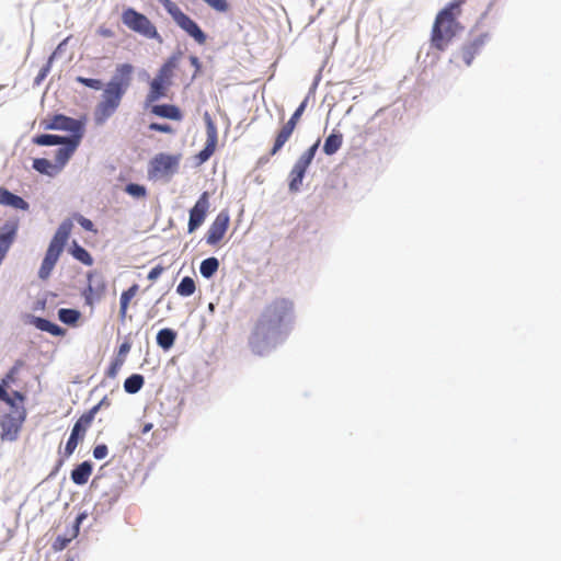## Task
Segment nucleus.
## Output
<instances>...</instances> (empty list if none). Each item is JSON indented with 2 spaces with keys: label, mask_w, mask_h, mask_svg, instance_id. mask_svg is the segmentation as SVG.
<instances>
[{
  "label": "nucleus",
  "mask_w": 561,
  "mask_h": 561,
  "mask_svg": "<svg viewBox=\"0 0 561 561\" xmlns=\"http://www.w3.org/2000/svg\"><path fill=\"white\" fill-rule=\"evenodd\" d=\"M294 318L295 305L291 299L277 297L266 304L249 335L252 352L262 355L276 336L288 331Z\"/></svg>",
  "instance_id": "obj_1"
},
{
  "label": "nucleus",
  "mask_w": 561,
  "mask_h": 561,
  "mask_svg": "<svg viewBox=\"0 0 561 561\" xmlns=\"http://www.w3.org/2000/svg\"><path fill=\"white\" fill-rule=\"evenodd\" d=\"M134 67L130 64L116 66L114 75L106 83L102 99L94 110V122L103 125L119 107L123 96L129 89L133 80Z\"/></svg>",
  "instance_id": "obj_2"
},
{
  "label": "nucleus",
  "mask_w": 561,
  "mask_h": 561,
  "mask_svg": "<svg viewBox=\"0 0 561 561\" xmlns=\"http://www.w3.org/2000/svg\"><path fill=\"white\" fill-rule=\"evenodd\" d=\"M467 0H453L443 10H440L433 23L431 31V45L439 51L446 50L453 38L461 28L457 21L461 14V5Z\"/></svg>",
  "instance_id": "obj_3"
},
{
  "label": "nucleus",
  "mask_w": 561,
  "mask_h": 561,
  "mask_svg": "<svg viewBox=\"0 0 561 561\" xmlns=\"http://www.w3.org/2000/svg\"><path fill=\"white\" fill-rule=\"evenodd\" d=\"M73 228L71 218H67L57 228L54 237L51 238L44 260L38 270V277L43 280L48 279L55 265L57 264Z\"/></svg>",
  "instance_id": "obj_4"
},
{
  "label": "nucleus",
  "mask_w": 561,
  "mask_h": 561,
  "mask_svg": "<svg viewBox=\"0 0 561 561\" xmlns=\"http://www.w3.org/2000/svg\"><path fill=\"white\" fill-rule=\"evenodd\" d=\"M164 10L171 15L175 24L191 36L198 45H204L207 42L206 34L202 31L198 24L185 14L181 8L172 0H158Z\"/></svg>",
  "instance_id": "obj_5"
},
{
  "label": "nucleus",
  "mask_w": 561,
  "mask_h": 561,
  "mask_svg": "<svg viewBox=\"0 0 561 561\" xmlns=\"http://www.w3.org/2000/svg\"><path fill=\"white\" fill-rule=\"evenodd\" d=\"M26 419V411L23 407L10 409L9 412L0 416V440H18Z\"/></svg>",
  "instance_id": "obj_6"
},
{
  "label": "nucleus",
  "mask_w": 561,
  "mask_h": 561,
  "mask_svg": "<svg viewBox=\"0 0 561 561\" xmlns=\"http://www.w3.org/2000/svg\"><path fill=\"white\" fill-rule=\"evenodd\" d=\"M122 21L133 32H136L144 37L157 39L159 43L162 42L160 34L157 31L154 24L142 13L136 11L133 8H128L122 13Z\"/></svg>",
  "instance_id": "obj_7"
},
{
  "label": "nucleus",
  "mask_w": 561,
  "mask_h": 561,
  "mask_svg": "<svg viewBox=\"0 0 561 561\" xmlns=\"http://www.w3.org/2000/svg\"><path fill=\"white\" fill-rule=\"evenodd\" d=\"M489 38L488 33L472 35L470 39L453 55L451 61L456 64L461 61L465 66H470L474 57L482 51Z\"/></svg>",
  "instance_id": "obj_8"
},
{
  "label": "nucleus",
  "mask_w": 561,
  "mask_h": 561,
  "mask_svg": "<svg viewBox=\"0 0 561 561\" xmlns=\"http://www.w3.org/2000/svg\"><path fill=\"white\" fill-rule=\"evenodd\" d=\"M308 99L306 98L300 105L296 108V111L291 114L290 118L280 127L277 131L273 147L270 151V156H275L284 145L291 137L297 124L299 123L306 107H307Z\"/></svg>",
  "instance_id": "obj_9"
},
{
  "label": "nucleus",
  "mask_w": 561,
  "mask_h": 561,
  "mask_svg": "<svg viewBox=\"0 0 561 561\" xmlns=\"http://www.w3.org/2000/svg\"><path fill=\"white\" fill-rule=\"evenodd\" d=\"M106 293V283L104 278L96 273L88 274V285L82 291V296L88 306L93 307L100 302Z\"/></svg>",
  "instance_id": "obj_10"
},
{
  "label": "nucleus",
  "mask_w": 561,
  "mask_h": 561,
  "mask_svg": "<svg viewBox=\"0 0 561 561\" xmlns=\"http://www.w3.org/2000/svg\"><path fill=\"white\" fill-rule=\"evenodd\" d=\"M209 209V193L203 192L193 208L190 210L187 230L190 233L203 225Z\"/></svg>",
  "instance_id": "obj_11"
},
{
  "label": "nucleus",
  "mask_w": 561,
  "mask_h": 561,
  "mask_svg": "<svg viewBox=\"0 0 561 561\" xmlns=\"http://www.w3.org/2000/svg\"><path fill=\"white\" fill-rule=\"evenodd\" d=\"M180 163V156L159 153L150 161V172L154 175H167L174 173Z\"/></svg>",
  "instance_id": "obj_12"
},
{
  "label": "nucleus",
  "mask_w": 561,
  "mask_h": 561,
  "mask_svg": "<svg viewBox=\"0 0 561 561\" xmlns=\"http://www.w3.org/2000/svg\"><path fill=\"white\" fill-rule=\"evenodd\" d=\"M230 217L225 210L220 211L206 233V242L211 247H216L225 237L229 227Z\"/></svg>",
  "instance_id": "obj_13"
},
{
  "label": "nucleus",
  "mask_w": 561,
  "mask_h": 561,
  "mask_svg": "<svg viewBox=\"0 0 561 561\" xmlns=\"http://www.w3.org/2000/svg\"><path fill=\"white\" fill-rule=\"evenodd\" d=\"M206 134H207V139H206L205 147L196 156L198 163L206 162L214 154L216 147H217V141H218L217 127L208 115L206 116Z\"/></svg>",
  "instance_id": "obj_14"
},
{
  "label": "nucleus",
  "mask_w": 561,
  "mask_h": 561,
  "mask_svg": "<svg viewBox=\"0 0 561 561\" xmlns=\"http://www.w3.org/2000/svg\"><path fill=\"white\" fill-rule=\"evenodd\" d=\"M18 229L16 220H9L0 228V256H5L16 238Z\"/></svg>",
  "instance_id": "obj_15"
},
{
  "label": "nucleus",
  "mask_w": 561,
  "mask_h": 561,
  "mask_svg": "<svg viewBox=\"0 0 561 561\" xmlns=\"http://www.w3.org/2000/svg\"><path fill=\"white\" fill-rule=\"evenodd\" d=\"M80 135H73L71 138H67L62 144L64 147L56 151V167L60 170L67 161L70 159L76 148L79 145Z\"/></svg>",
  "instance_id": "obj_16"
},
{
  "label": "nucleus",
  "mask_w": 561,
  "mask_h": 561,
  "mask_svg": "<svg viewBox=\"0 0 561 561\" xmlns=\"http://www.w3.org/2000/svg\"><path fill=\"white\" fill-rule=\"evenodd\" d=\"M46 127L48 129L68 130L75 135H80L79 133L81 129V125L78 121L64 115L54 116Z\"/></svg>",
  "instance_id": "obj_17"
},
{
  "label": "nucleus",
  "mask_w": 561,
  "mask_h": 561,
  "mask_svg": "<svg viewBox=\"0 0 561 561\" xmlns=\"http://www.w3.org/2000/svg\"><path fill=\"white\" fill-rule=\"evenodd\" d=\"M0 204L4 206H11L15 209L27 210L28 203L22 197L11 193L4 187H0Z\"/></svg>",
  "instance_id": "obj_18"
},
{
  "label": "nucleus",
  "mask_w": 561,
  "mask_h": 561,
  "mask_svg": "<svg viewBox=\"0 0 561 561\" xmlns=\"http://www.w3.org/2000/svg\"><path fill=\"white\" fill-rule=\"evenodd\" d=\"M138 284H133L128 289L124 290L119 297V319L125 321L127 318L128 307L130 301L138 294Z\"/></svg>",
  "instance_id": "obj_19"
},
{
  "label": "nucleus",
  "mask_w": 561,
  "mask_h": 561,
  "mask_svg": "<svg viewBox=\"0 0 561 561\" xmlns=\"http://www.w3.org/2000/svg\"><path fill=\"white\" fill-rule=\"evenodd\" d=\"M91 474H92L91 462L83 461L71 471V480L75 484L83 485L89 481V478Z\"/></svg>",
  "instance_id": "obj_20"
},
{
  "label": "nucleus",
  "mask_w": 561,
  "mask_h": 561,
  "mask_svg": "<svg viewBox=\"0 0 561 561\" xmlns=\"http://www.w3.org/2000/svg\"><path fill=\"white\" fill-rule=\"evenodd\" d=\"M151 112L160 117L180 121L182 119V113L180 108L172 104H161L152 106Z\"/></svg>",
  "instance_id": "obj_21"
},
{
  "label": "nucleus",
  "mask_w": 561,
  "mask_h": 561,
  "mask_svg": "<svg viewBox=\"0 0 561 561\" xmlns=\"http://www.w3.org/2000/svg\"><path fill=\"white\" fill-rule=\"evenodd\" d=\"M83 518H84V515H80L76 518V522L71 528L69 537L57 536V538L55 539V541L53 542V546H51L55 551L64 550L69 545V542L78 536L79 525Z\"/></svg>",
  "instance_id": "obj_22"
},
{
  "label": "nucleus",
  "mask_w": 561,
  "mask_h": 561,
  "mask_svg": "<svg viewBox=\"0 0 561 561\" xmlns=\"http://www.w3.org/2000/svg\"><path fill=\"white\" fill-rule=\"evenodd\" d=\"M306 171L307 169L294 164L288 175V188L291 193H297L300 190Z\"/></svg>",
  "instance_id": "obj_23"
},
{
  "label": "nucleus",
  "mask_w": 561,
  "mask_h": 561,
  "mask_svg": "<svg viewBox=\"0 0 561 561\" xmlns=\"http://www.w3.org/2000/svg\"><path fill=\"white\" fill-rule=\"evenodd\" d=\"M169 87H170L169 84H167L160 80H157L154 78L150 83V90L147 95V102L153 103V102L158 101L159 99L165 96Z\"/></svg>",
  "instance_id": "obj_24"
},
{
  "label": "nucleus",
  "mask_w": 561,
  "mask_h": 561,
  "mask_svg": "<svg viewBox=\"0 0 561 561\" xmlns=\"http://www.w3.org/2000/svg\"><path fill=\"white\" fill-rule=\"evenodd\" d=\"M176 66L178 59L175 57L169 58L159 69L156 79L171 85V78L173 77V71Z\"/></svg>",
  "instance_id": "obj_25"
},
{
  "label": "nucleus",
  "mask_w": 561,
  "mask_h": 561,
  "mask_svg": "<svg viewBox=\"0 0 561 561\" xmlns=\"http://www.w3.org/2000/svg\"><path fill=\"white\" fill-rule=\"evenodd\" d=\"M96 413H98V408H91L89 411L83 413L78 419V421L75 423L72 428L78 430V432L80 434L85 436V433L90 428Z\"/></svg>",
  "instance_id": "obj_26"
},
{
  "label": "nucleus",
  "mask_w": 561,
  "mask_h": 561,
  "mask_svg": "<svg viewBox=\"0 0 561 561\" xmlns=\"http://www.w3.org/2000/svg\"><path fill=\"white\" fill-rule=\"evenodd\" d=\"M343 144V135L341 133H332L330 134L323 145V151L328 156L334 154Z\"/></svg>",
  "instance_id": "obj_27"
},
{
  "label": "nucleus",
  "mask_w": 561,
  "mask_h": 561,
  "mask_svg": "<svg viewBox=\"0 0 561 561\" xmlns=\"http://www.w3.org/2000/svg\"><path fill=\"white\" fill-rule=\"evenodd\" d=\"M176 339V332L172 329H161L157 334V344L164 351L170 350Z\"/></svg>",
  "instance_id": "obj_28"
},
{
  "label": "nucleus",
  "mask_w": 561,
  "mask_h": 561,
  "mask_svg": "<svg viewBox=\"0 0 561 561\" xmlns=\"http://www.w3.org/2000/svg\"><path fill=\"white\" fill-rule=\"evenodd\" d=\"M70 253L77 261L81 262L87 266H91L93 264V259L91 254L77 241H72V244L70 247Z\"/></svg>",
  "instance_id": "obj_29"
},
{
  "label": "nucleus",
  "mask_w": 561,
  "mask_h": 561,
  "mask_svg": "<svg viewBox=\"0 0 561 561\" xmlns=\"http://www.w3.org/2000/svg\"><path fill=\"white\" fill-rule=\"evenodd\" d=\"M34 324L41 331L48 332L55 336H60V335H64V333H65V330L61 329L59 325H57L56 323H53L49 320H46L44 318H35Z\"/></svg>",
  "instance_id": "obj_30"
},
{
  "label": "nucleus",
  "mask_w": 561,
  "mask_h": 561,
  "mask_svg": "<svg viewBox=\"0 0 561 561\" xmlns=\"http://www.w3.org/2000/svg\"><path fill=\"white\" fill-rule=\"evenodd\" d=\"M320 140H317L310 148H308L295 162L296 165H299L304 169H308L310 163L312 162L317 149L319 147Z\"/></svg>",
  "instance_id": "obj_31"
},
{
  "label": "nucleus",
  "mask_w": 561,
  "mask_h": 561,
  "mask_svg": "<svg viewBox=\"0 0 561 561\" xmlns=\"http://www.w3.org/2000/svg\"><path fill=\"white\" fill-rule=\"evenodd\" d=\"M33 168L43 174L53 175L59 171L56 164H53L49 160L39 158L33 162Z\"/></svg>",
  "instance_id": "obj_32"
},
{
  "label": "nucleus",
  "mask_w": 561,
  "mask_h": 561,
  "mask_svg": "<svg viewBox=\"0 0 561 561\" xmlns=\"http://www.w3.org/2000/svg\"><path fill=\"white\" fill-rule=\"evenodd\" d=\"M144 377L139 374H134L126 378L124 382V389L128 393H136L138 392L142 386H144Z\"/></svg>",
  "instance_id": "obj_33"
},
{
  "label": "nucleus",
  "mask_w": 561,
  "mask_h": 561,
  "mask_svg": "<svg viewBox=\"0 0 561 561\" xmlns=\"http://www.w3.org/2000/svg\"><path fill=\"white\" fill-rule=\"evenodd\" d=\"M219 267V262L216 257L205 259L199 266V272L205 278H210Z\"/></svg>",
  "instance_id": "obj_34"
},
{
  "label": "nucleus",
  "mask_w": 561,
  "mask_h": 561,
  "mask_svg": "<svg viewBox=\"0 0 561 561\" xmlns=\"http://www.w3.org/2000/svg\"><path fill=\"white\" fill-rule=\"evenodd\" d=\"M196 290L195 282L192 277L185 276L176 287V293L182 297L192 296Z\"/></svg>",
  "instance_id": "obj_35"
},
{
  "label": "nucleus",
  "mask_w": 561,
  "mask_h": 561,
  "mask_svg": "<svg viewBox=\"0 0 561 561\" xmlns=\"http://www.w3.org/2000/svg\"><path fill=\"white\" fill-rule=\"evenodd\" d=\"M66 139L67 138L57 135L44 134L36 136L34 142L38 146H55L64 144Z\"/></svg>",
  "instance_id": "obj_36"
},
{
  "label": "nucleus",
  "mask_w": 561,
  "mask_h": 561,
  "mask_svg": "<svg viewBox=\"0 0 561 561\" xmlns=\"http://www.w3.org/2000/svg\"><path fill=\"white\" fill-rule=\"evenodd\" d=\"M84 438V435L80 434L78 430L72 428L71 434L66 443L65 447V455L67 457L71 456L73 451L76 450L78 444L82 442Z\"/></svg>",
  "instance_id": "obj_37"
},
{
  "label": "nucleus",
  "mask_w": 561,
  "mask_h": 561,
  "mask_svg": "<svg viewBox=\"0 0 561 561\" xmlns=\"http://www.w3.org/2000/svg\"><path fill=\"white\" fill-rule=\"evenodd\" d=\"M58 317L62 323L75 324L80 318V312L75 309L62 308L59 309Z\"/></svg>",
  "instance_id": "obj_38"
},
{
  "label": "nucleus",
  "mask_w": 561,
  "mask_h": 561,
  "mask_svg": "<svg viewBox=\"0 0 561 561\" xmlns=\"http://www.w3.org/2000/svg\"><path fill=\"white\" fill-rule=\"evenodd\" d=\"M125 192L136 198L145 197L147 194L146 187L144 185L136 183L127 184L125 187Z\"/></svg>",
  "instance_id": "obj_39"
},
{
  "label": "nucleus",
  "mask_w": 561,
  "mask_h": 561,
  "mask_svg": "<svg viewBox=\"0 0 561 561\" xmlns=\"http://www.w3.org/2000/svg\"><path fill=\"white\" fill-rule=\"evenodd\" d=\"M72 219H75L84 230L96 232L94 224L90 219L83 217L82 215L73 214Z\"/></svg>",
  "instance_id": "obj_40"
},
{
  "label": "nucleus",
  "mask_w": 561,
  "mask_h": 561,
  "mask_svg": "<svg viewBox=\"0 0 561 561\" xmlns=\"http://www.w3.org/2000/svg\"><path fill=\"white\" fill-rule=\"evenodd\" d=\"M124 363L125 362H123L122 358L115 357L106 370V376L110 378H115Z\"/></svg>",
  "instance_id": "obj_41"
},
{
  "label": "nucleus",
  "mask_w": 561,
  "mask_h": 561,
  "mask_svg": "<svg viewBox=\"0 0 561 561\" xmlns=\"http://www.w3.org/2000/svg\"><path fill=\"white\" fill-rule=\"evenodd\" d=\"M77 81L93 90H100L102 88V81L99 79L78 77Z\"/></svg>",
  "instance_id": "obj_42"
},
{
  "label": "nucleus",
  "mask_w": 561,
  "mask_h": 561,
  "mask_svg": "<svg viewBox=\"0 0 561 561\" xmlns=\"http://www.w3.org/2000/svg\"><path fill=\"white\" fill-rule=\"evenodd\" d=\"M149 128L151 130H156V131H160V133H165V134H172L173 133V128L170 125H168V124L151 123L149 125Z\"/></svg>",
  "instance_id": "obj_43"
},
{
  "label": "nucleus",
  "mask_w": 561,
  "mask_h": 561,
  "mask_svg": "<svg viewBox=\"0 0 561 561\" xmlns=\"http://www.w3.org/2000/svg\"><path fill=\"white\" fill-rule=\"evenodd\" d=\"M108 449L107 446L104 444L96 445L93 449V457L95 459H103L107 456Z\"/></svg>",
  "instance_id": "obj_44"
},
{
  "label": "nucleus",
  "mask_w": 561,
  "mask_h": 561,
  "mask_svg": "<svg viewBox=\"0 0 561 561\" xmlns=\"http://www.w3.org/2000/svg\"><path fill=\"white\" fill-rule=\"evenodd\" d=\"M0 400L5 402L10 409L19 408L2 386H0Z\"/></svg>",
  "instance_id": "obj_45"
},
{
  "label": "nucleus",
  "mask_w": 561,
  "mask_h": 561,
  "mask_svg": "<svg viewBox=\"0 0 561 561\" xmlns=\"http://www.w3.org/2000/svg\"><path fill=\"white\" fill-rule=\"evenodd\" d=\"M164 271V267L157 265L148 273V279L154 282Z\"/></svg>",
  "instance_id": "obj_46"
},
{
  "label": "nucleus",
  "mask_w": 561,
  "mask_h": 561,
  "mask_svg": "<svg viewBox=\"0 0 561 561\" xmlns=\"http://www.w3.org/2000/svg\"><path fill=\"white\" fill-rule=\"evenodd\" d=\"M130 351V344L128 342H124L121 344L116 358H122L123 362L126 359V355Z\"/></svg>",
  "instance_id": "obj_47"
},
{
  "label": "nucleus",
  "mask_w": 561,
  "mask_h": 561,
  "mask_svg": "<svg viewBox=\"0 0 561 561\" xmlns=\"http://www.w3.org/2000/svg\"><path fill=\"white\" fill-rule=\"evenodd\" d=\"M98 34L104 38H111L114 36V32L110 27H106L104 25L98 28Z\"/></svg>",
  "instance_id": "obj_48"
},
{
  "label": "nucleus",
  "mask_w": 561,
  "mask_h": 561,
  "mask_svg": "<svg viewBox=\"0 0 561 561\" xmlns=\"http://www.w3.org/2000/svg\"><path fill=\"white\" fill-rule=\"evenodd\" d=\"M190 61L195 67V72H198L201 69V61H199L198 57L191 56Z\"/></svg>",
  "instance_id": "obj_49"
},
{
  "label": "nucleus",
  "mask_w": 561,
  "mask_h": 561,
  "mask_svg": "<svg viewBox=\"0 0 561 561\" xmlns=\"http://www.w3.org/2000/svg\"><path fill=\"white\" fill-rule=\"evenodd\" d=\"M111 402L106 397H104L98 404H95L93 408H98V412L101 410L102 407H110Z\"/></svg>",
  "instance_id": "obj_50"
},
{
  "label": "nucleus",
  "mask_w": 561,
  "mask_h": 561,
  "mask_svg": "<svg viewBox=\"0 0 561 561\" xmlns=\"http://www.w3.org/2000/svg\"><path fill=\"white\" fill-rule=\"evenodd\" d=\"M152 427H153V425H152L151 423H147V424H145V425H144V427H142V431H141V432H142L144 434H146V433H148L149 431H151V428H152Z\"/></svg>",
  "instance_id": "obj_51"
},
{
  "label": "nucleus",
  "mask_w": 561,
  "mask_h": 561,
  "mask_svg": "<svg viewBox=\"0 0 561 561\" xmlns=\"http://www.w3.org/2000/svg\"><path fill=\"white\" fill-rule=\"evenodd\" d=\"M15 396L20 399H22V396L19 392H15Z\"/></svg>",
  "instance_id": "obj_52"
},
{
  "label": "nucleus",
  "mask_w": 561,
  "mask_h": 561,
  "mask_svg": "<svg viewBox=\"0 0 561 561\" xmlns=\"http://www.w3.org/2000/svg\"><path fill=\"white\" fill-rule=\"evenodd\" d=\"M66 561H75V560H73V559H71V558H69V559H67Z\"/></svg>",
  "instance_id": "obj_53"
}]
</instances>
